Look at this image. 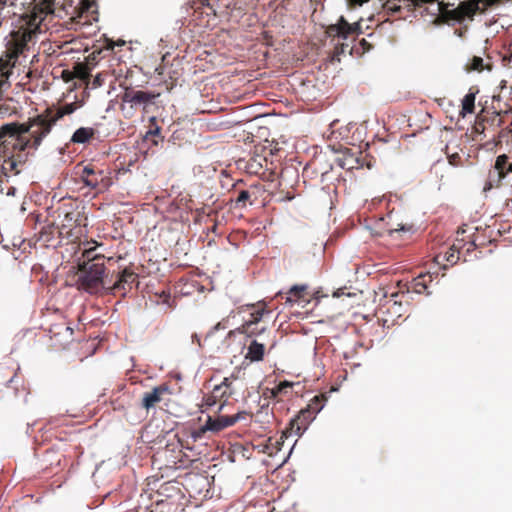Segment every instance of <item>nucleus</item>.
I'll return each mask as SVG.
<instances>
[{"label":"nucleus","instance_id":"obj_28","mask_svg":"<svg viewBox=\"0 0 512 512\" xmlns=\"http://www.w3.org/2000/svg\"><path fill=\"white\" fill-rule=\"evenodd\" d=\"M402 305L401 302H398L396 300H387L384 305L380 308V312L385 313L384 309H386L387 313H390L391 310H393V313L396 314L398 317L401 316V310Z\"/></svg>","mask_w":512,"mask_h":512},{"label":"nucleus","instance_id":"obj_23","mask_svg":"<svg viewBox=\"0 0 512 512\" xmlns=\"http://www.w3.org/2000/svg\"><path fill=\"white\" fill-rule=\"evenodd\" d=\"M493 68V64L489 61V62H486L484 63V60L482 57L480 56H473L468 62L467 64L465 65V69L466 71L468 72H471V71H477V72H481L483 71L484 69L488 70V71H491Z\"/></svg>","mask_w":512,"mask_h":512},{"label":"nucleus","instance_id":"obj_31","mask_svg":"<svg viewBox=\"0 0 512 512\" xmlns=\"http://www.w3.org/2000/svg\"><path fill=\"white\" fill-rule=\"evenodd\" d=\"M250 197L251 194L248 190H241L235 199L236 206L241 208L245 207Z\"/></svg>","mask_w":512,"mask_h":512},{"label":"nucleus","instance_id":"obj_16","mask_svg":"<svg viewBox=\"0 0 512 512\" xmlns=\"http://www.w3.org/2000/svg\"><path fill=\"white\" fill-rule=\"evenodd\" d=\"M362 155V152L356 149L353 151V149H345L340 156L337 158V164L347 170L351 171L354 169H359L363 167L362 160L360 156Z\"/></svg>","mask_w":512,"mask_h":512},{"label":"nucleus","instance_id":"obj_5","mask_svg":"<svg viewBox=\"0 0 512 512\" xmlns=\"http://www.w3.org/2000/svg\"><path fill=\"white\" fill-rule=\"evenodd\" d=\"M76 109L75 103L65 104L57 109L47 108L43 113L36 116L38 122L36 125L39 127L36 130V144H41L42 140L51 132L52 127L56 122L65 115L72 114Z\"/></svg>","mask_w":512,"mask_h":512},{"label":"nucleus","instance_id":"obj_34","mask_svg":"<svg viewBox=\"0 0 512 512\" xmlns=\"http://www.w3.org/2000/svg\"><path fill=\"white\" fill-rule=\"evenodd\" d=\"M485 130H487V125L484 121V116L481 113L480 115H478L477 120L475 122L474 131L476 133L482 134L484 133Z\"/></svg>","mask_w":512,"mask_h":512},{"label":"nucleus","instance_id":"obj_42","mask_svg":"<svg viewBox=\"0 0 512 512\" xmlns=\"http://www.w3.org/2000/svg\"><path fill=\"white\" fill-rule=\"evenodd\" d=\"M62 327L66 330V331H69L70 334L73 333V330L69 327V326H66L65 324L62 325Z\"/></svg>","mask_w":512,"mask_h":512},{"label":"nucleus","instance_id":"obj_7","mask_svg":"<svg viewBox=\"0 0 512 512\" xmlns=\"http://www.w3.org/2000/svg\"><path fill=\"white\" fill-rule=\"evenodd\" d=\"M363 19L349 22L344 16H340L335 24L327 26L325 33L332 40H355L363 33Z\"/></svg>","mask_w":512,"mask_h":512},{"label":"nucleus","instance_id":"obj_26","mask_svg":"<svg viewBox=\"0 0 512 512\" xmlns=\"http://www.w3.org/2000/svg\"><path fill=\"white\" fill-rule=\"evenodd\" d=\"M475 98L476 92H472L470 89L469 92L464 96L462 100V108L460 114L465 116L466 114H471L474 112L475 108Z\"/></svg>","mask_w":512,"mask_h":512},{"label":"nucleus","instance_id":"obj_39","mask_svg":"<svg viewBox=\"0 0 512 512\" xmlns=\"http://www.w3.org/2000/svg\"><path fill=\"white\" fill-rule=\"evenodd\" d=\"M79 77L80 78L88 77V72L86 71V69L84 67H80Z\"/></svg>","mask_w":512,"mask_h":512},{"label":"nucleus","instance_id":"obj_8","mask_svg":"<svg viewBox=\"0 0 512 512\" xmlns=\"http://www.w3.org/2000/svg\"><path fill=\"white\" fill-rule=\"evenodd\" d=\"M74 14L71 20L78 26L90 25L93 21H97V0H79L78 5L74 8Z\"/></svg>","mask_w":512,"mask_h":512},{"label":"nucleus","instance_id":"obj_36","mask_svg":"<svg viewBox=\"0 0 512 512\" xmlns=\"http://www.w3.org/2000/svg\"><path fill=\"white\" fill-rule=\"evenodd\" d=\"M17 0H0V27L4 19L3 11L7 5L13 6Z\"/></svg>","mask_w":512,"mask_h":512},{"label":"nucleus","instance_id":"obj_18","mask_svg":"<svg viewBox=\"0 0 512 512\" xmlns=\"http://www.w3.org/2000/svg\"><path fill=\"white\" fill-rule=\"evenodd\" d=\"M231 398L228 396L227 388L222 382L219 385H216L211 393L207 394L203 398V403L207 407H212L219 403V410H221L227 401Z\"/></svg>","mask_w":512,"mask_h":512},{"label":"nucleus","instance_id":"obj_27","mask_svg":"<svg viewBox=\"0 0 512 512\" xmlns=\"http://www.w3.org/2000/svg\"><path fill=\"white\" fill-rule=\"evenodd\" d=\"M325 400H326L325 395H323V394L316 395L310 400V402L308 403L306 408L309 409L312 413H314L316 415L317 413H319L322 410Z\"/></svg>","mask_w":512,"mask_h":512},{"label":"nucleus","instance_id":"obj_12","mask_svg":"<svg viewBox=\"0 0 512 512\" xmlns=\"http://www.w3.org/2000/svg\"><path fill=\"white\" fill-rule=\"evenodd\" d=\"M315 414L309 409H302L293 419L290 420L289 427L283 432L282 436L288 437L292 435L300 436L315 419ZM283 437H281L282 439Z\"/></svg>","mask_w":512,"mask_h":512},{"label":"nucleus","instance_id":"obj_2","mask_svg":"<svg viewBox=\"0 0 512 512\" xmlns=\"http://www.w3.org/2000/svg\"><path fill=\"white\" fill-rule=\"evenodd\" d=\"M37 118L30 119L27 123L10 122L0 126V152L8 159L5 163L10 169H14L16 161H21V153L28 148L37 149L41 144H36L35 133Z\"/></svg>","mask_w":512,"mask_h":512},{"label":"nucleus","instance_id":"obj_24","mask_svg":"<svg viewBox=\"0 0 512 512\" xmlns=\"http://www.w3.org/2000/svg\"><path fill=\"white\" fill-rule=\"evenodd\" d=\"M95 135V130L91 127H81L77 129L71 137V142L84 144L89 142Z\"/></svg>","mask_w":512,"mask_h":512},{"label":"nucleus","instance_id":"obj_17","mask_svg":"<svg viewBox=\"0 0 512 512\" xmlns=\"http://www.w3.org/2000/svg\"><path fill=\"white\" fill-rule=\"evenodd\" d=\"M169 392L167 384L154 387L151 391L144 393L141 403L142 407L146 410L156 407L163 400V396Z\"/></svg>","mask_w":512,"mask_h":512},{"label":"nucleus","instance_id":"obj_46","mask_svg":"<svg viewBox=\"0 0 512 512\" xmlns=\"http://www.w3.org/2000/svg\"><path fill=\"white\" fill-rule=\"evenodd\" d=\"M49 423H50V424H54V423H55L54 418H50Z\"/></svg>","mask_w":512,"mask_h":512},{"label":"nucleus","instance_id":"obj_32","mask_svg":"<svg viewBox=\"0 0 512 512\" xmlns=\"http://www.w3.org/2000/svg\"><path fill=\"white\" fill-rule=\"evenodd\" d=\"M210 431L209 428H206V423L203 426H200L198 428H195L191 431V437L193 441H198L202 439L205 434Z\"/></svg>","mask_w":512,"mask_h":512},{"label":"nucleus","instance_id":"obj_14","mask_svg":"<svg viewBox=\"0 0 512 512\" xmlns=\"http://www.w3.org/2000/svg\"><path fill=\"white\" fill-rule=\"evenodd\" d=\"M85 220H87V218L84 217L78 210L66 211L58 229L59 238H68L72 236L73 228L81 225L85 226L86 224L83 223Z\"/></svg>","mask_w":512,"mask_h":512},{"label":"nucleus","instance_id":"obj_33","mask_svg":"<svg viewBox=\"0 0 512 512\" xmlns=\"http://www.w3.org/2000/svg\"><path fill=\"white\" fill-rule=\"evenodd\" d=\"M444 259L446 262H448L450 265H454L459 260V252L454 250L453 248H450L448 252L445 253Z\"/></svg>","mask_w":512,"mask_h":512},{"label":"nucleus","instance_id":"obj_4","mask_svg":"<svg viewBox=\"0 0 512 512\" xmlns=\"http://www.w3.org/2000/svg\"><path fill=\"white\" fill-rule=\"evenodd\" d=\"M75 174L84 187L96 194L106 192L113 184L112 171L95 162H81Z\"/></svg>","mask_w":512,"mask_h":512},{"label":"nucleus","instance_id":"obj_15","mask_svg":"<svg viewBox=\"0 0 512 512\" xmlns=\"http://www.w3.org/2000/svg\"><path fill=\"white\" fill-rule=\"evenodd\" d=\"M138 283V275L129 268H125L117 276V280L112 286L108 287L113 293L120 292L125 295L132 289L133 284Z\"/></svg>","mask_w":512,"mask_h":512},{"label":"nucleus","instance_id":"obj_13","mask_svg":"<svg viewBox=\"0 0 512 512\" xmlns=\"http://www.w3.org/2000/svg\"><path fill=\"white\" fill-rule=\"evenodd\" d=\"M248 416L249 414L245 411L238 412L234 415H221L215 419L208 416L206 428H209L211 432H219L227 427L233 426L238 421L247 419Z\"/></svg>","mask_w":512,"mask_h":512},{"label":"nucleus","instance_id":"obj_25","mask_svg":"<svg viewBox=\"0 0 512 512\" xmlns=\"http://www.w3.org/2000/svg\"><path fill=\"white\" fill-rule=\"evenodd\" d=\"M482 114L484 116V121L488 128H492L495 130L496 128H499L503 124V120L501 117V112H485L482 111Z\"/></svg>","mask_w":512,"mask_h":512},{"label":"nucleus","instance_id":"obj_6","mask_svg":"<svg viewBox=\"0 0 512 512\" xmlns=\"http://www.w3.org/2000/svg\"><path fill=\"white\" fill-rule=\"evenodd\" d=\"M159 93L152 91L135 90L133 88L125 89L121 96V110L125 117L130 118L133 116L132 109L142 107L144 112H147V107L154 104V101L159 97Z\"/></svg>","mask_w":512,"mask_h":512},{"label":"nucleus","instance_id":"obj_44","mask_svg":"<svg viewBox=\"0 0 512 512\" xmlns=\"http://www.w3.org/2000/svg\"><path fill=\"white\" fill-rule=\"evenodd\" d=\"M345 47L348 48V45L347 44L345 45L344 43H342V52H344Z\"/></svg>","mask_w":512,"mask_h":512},{"label":"nucleus","instance_id":"obj_40","mask_svg":"<svg viewBox=\"0 0 512 512\" xmlns=\"http://www.w3.org/2000/svg\"><path fill=\"white\" fill-rule=\"evenodd\" d=\"M165 70H166V68H165L164 66H160V67L156 68L157 73H158L159 75H161V76H163V75H165V74H166V71H165Z\"/></svg>","mask_w":512,"mask_h":512},{"label":"nucleus","instance_id":"obj_30","mask_svg":"<svg viewBox=\"0 0 512 512\" xmlns=\"http://www.w3.org/2000/svg\"><path fill=\"white\" fill-rule=\"evenodd\" d=\"M280 445H282V443L279 440L273 441L272 438H269L262 451L272 456L281 449Z\"/></svg>","mask_w":512,"mask_h":512},{"label":"nucleus","instance_id":"obj_29","mask_svg":"<svg viewBox=\"0 0 512 512\" xmlns=\"http://www.w3.org/2000/svg\"><path fill=\"white\" fill-rule=\"evenodd\" d=\"M58 229H59V226H55L54 224H49V225L44 226L40 232L41 238L45 242L51 241L54 238V235L56 233L58 234Z\"/></svg>","mask_w":512,"mask_h":512},{"label":"nucleus","instance_id":"obj_45","mask_svg":"<svg viewBox=\"0 0 512 512\" xmlns=\"http://www.w3.org/2000/svg\"><path fill=\"white\" fill-rule=\"evenodd\" d=\"M160 132L159 128H156L155 131H153V134H158Z\"/></svg>","mask_w":512,"mask_h":512},{"label":"nucleus","instance_id":"obj_19","mask_svg":"<svg viewBox=\"0 0 512 512\" xmlns=\"http://www.w3.org/2000/svg\"><path fill=\"white\" fill-rule=\"evenodd\" d=\"M433 280L431 273H421L410 282L408 291L428 295L431 293L430 288L432 287Z\"/></svg>","mask_w":512,"mask_h":512},{"label":"nucleus","instance_id":"obj_9","mask_svg":"<svg viewBox=\"0 0 512 512\" xmlns=\"http://www.w3.org/2000/svg\"><path fill=\"white\" fill-rule=\"evenodd\" d=\"M500 0H466L452 11L453 17L459 21L473 17L477 12H484L488 7L497 4Z\"/></svg>","mask_w":512,"mask_h":512},{"label":"nucleus","instance_id":"obj_43","mask_svg":"<svg viewBox=\"0 0 512 512\" xmlns=\"http://www.w3.org/2000/svg\"><path fill=\"white\" fill-rule=\"evenodd\" d=\"M283 295H284V293H283L282 291H279V292L276 294V297H281V298H283Z\"/></svg>","mask_w":512,"mask_h":512},{"label":"nucleus","instance_id":"obj_21","mask_svg":"<svg viewBox=\"0 0 512 512\" xmlns=\"http://www.w3.org/2000/svg\"><path fill=\"white\" fill-rule=\"evenodd\" d=\"M222 384L226 386L228 396L230 397L235 396L245 388L244 381L239 379V377L234 373L228 377H225L222 381Z\"/></svg>","mask_w":512,"mask_h":512},{"label":"nucleus","instance_id":"obj_3","mask_svg":"<svg viewBox=\"0 0 512 512\" xmlns=\"http://www.w3.org/2000/svg\"><path fill=\"white\" fill-rule=\"evenodd\" d=\"M95 250V247L85 249L82 253L83 259L78 263V288L89 294H98L106 288L105 257L96 254Z\"/></svg>","mask_w":512,"mask_h":512},{"label":"nucleus","instance_id":"obj_38","mask_svg":"<svg viewBox=\"0 0 512 512\" xmlns=\"http://www.w3.org/2000/svg\"><path fill=\"white\" fill-rule=\"evenodd\" d=\"M359 45L362 48L363 52H368L372 48V45L366 39H361Z\"/></svg>","mask_w":512,"mask_h":512},{"label":"nucleus","instance_id":"obj_35","mask_svg":"<svg viewBox=\"0 0 512 512\" xmlns=\"http://www.w3.org/2000/svg\"><path fill=\"white\" fill-rule=\"evenodd\" d=\"M292 385L291 383L287 382V381H283V382H280L273 390H272V394L273 396L275 397H278L280 394L284 393L287 391V389L291 388Z\"/></svg>","mask_w":512,"mask_h":512},{"label":"nucleus","instance_id":"obj_10","mask_svg":"<svg viewBox=\"0 0 512 512\" xmlns=\"http://www.w3.org/2000/svg\"><path fill=\"white\" fill-rule=\"evenodd\" d=\"M509 173H512V163L509 162V157L506 154L499 155L496 158L494 170L489 172L485 189L499 187Z\"/></svg>","mask_w":512,"mask_h":512},{"label":"nucleus","instance_id":"obj_37","mask_svg":"<svg viewBox=\"0 0 512 512\" xmlns=\"http://www.w3.org/2000/svg\"><path fill=\"white\" fill-rule=\"evenodd\" d=\"M448 161L453 166H458L461 161V157L458 153H453L448 155Z\"/></svg>","mask_w":512,"mask_h":512},{"label":"nucleus","instance_id":"obj_11","mask_svg":"<svg viewBox=\"0 0 512 512\" xmlns=\"http://www.w3.org/2000/svg\"><path fill=\"white\" fill-rule=\"evenodd\" d=\"M253 311L250 313V318L246 320L241 326V332L245 333L249 338L258 336L266 331V326L261 324V320L265 314H269L270 311L264 306H253Z\"/></svg>","mask_w":512,"mask_h":512},{"label":"nucleus","instance_id":"obj_41","mask_svg":"<svg viewBox=\"0 0 512 512\" xmlns=\"http://www.w3.org/2000/svg\"><path fill=\"white\" fill-rule=\"evenodd\" d=\"M94 84L95 85H101V79H100V75H97L94 79Z\"/></svg>","mask_w":512,"mask_h":512},{"label":"nucleus","instance_id":"obj_22","mask_svg":"<svg viewBox=\"0 0 512 512\" xmlns=\"http://www.w3.org/2000/svg\"><path fill=\"white\" fill-rule=\"evenodd\" d=\"M307 285H294L285 293L286 303H295L307 297Z\"/></svg>","mask_w":512,"mask_h":512},{"label":"nucleus","instance_id":"obj_1","mask_svg":"<svg viewBox=\"0 0 512 512\" xmlns=\"http://www.w3.org/2000/svg\"><path fill=\"white\" fill-rule=\"evenodd\" d=\"M54 1L40 0L30 13L22 15L18 25L7 37L5 51L0 57V92L9 87L8 79L20 57H26L27 52L35 45L36 38L41 33V25L45 18L53 14Z\"/></svg>","mask_w":512,"mask_h":512},{"label":"nucleus","instance_id":"obj_20","mask_svg":"<svg viewBox=\"0 0 512 512\" xmlns=\"http://www.w3.org/2000/svg\"><path fill=\"white\" fill-rule=\"evenodd\" d=\"M265 347V343L259 342L257 339H252L247 346L245 358L251 362L262 361L265 355Z\"/></svg>","mask_w":512,"mask_h":512}]
</instances>
